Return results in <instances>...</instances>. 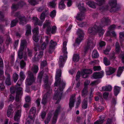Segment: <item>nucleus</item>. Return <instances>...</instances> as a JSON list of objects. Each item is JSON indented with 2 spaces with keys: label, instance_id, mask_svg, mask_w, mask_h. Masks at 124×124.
Here are the masks:
<instances>
[{
  "label": "nucleus",
  "instance_id": "nucleus-1",
  "mask_svg": "<svg viewBox=\"0 0 124 124\" xmlns=\"http://www.w3.org/2000/svg\"><path fill=\"white\" fill-rule=\"evenodd\" d=\"M61 69L57 70L55 76L56 81L54 83L55 94L53 99L57 100L56 103L60 101L62 95V91L65 87L66 83L63 80H61L60 77L61 76Z\"/></svg>",
  "mask_w": 124,
  "mask_h": 124
},
{
  "label": "nucleus",
  "instance_id": "nucleus-2",
  "mask_svg": "<svg viewBox=\"0 0 124 124\" xmlns=\"http://www.w3.org/2000/svg\"><path fill=\"white\" fill-rule=\"evenodd\" d=\"M110 23V20L108 17L103 18L101 20V22L99 26L97 23L94 25L93 27H91L88 30V32L91 34H95L98 32L99 36H101L104 34V30L102 28L109 24Z\"/></svg>",
  "mask_w": 124,
  "mask_h": 124
},
{
  "label": "nucleus",
  "instance_id": "nucleus-3",
  "mask_svg": "<svg viewBox=\"0 0 124 124\" xmlns=\"http://www.w3.org/2000/svg\"><path fill=\"white\" fill-rule=\"evenodd\" d=\"M67 40L64 41L63 43V47L62 48V52L64 54L63 56H61L60 57L58 62V64L60 68H62L64 66V62L66 60L67 57V54L68 52L67 51Z\"/></svg>",
  "mask_w": 124,
  "mask_h": 124
},
{
  "label": "nucleus",
  "instance_id": "nucleus-4",
  "mask_svg": "<svg viewBox=\"0 0 124 124\" xmlns=\"http://www.w3.org/2000/svg\"><path fill=\"white\" fill-rule=\"evenodd\" d=\"M84 3L82 1L78 4H77V6L79 10L81 11L80 13H78L76 17V19L79 21H82L85 18V14L83 12L85 10V9L84 7Z\"/></svg>",
  "mask_w": 124,
  "mask_h": 124
},
{
  "label": "nucleus",
  "instance_id": "nucleus-5",
  "mask_svg": "<svg viewBox=\"0 0 124 124\" xmlns=\"http://www.w3.org/2000/svg\"><path fill=\"white\" fill-rule=\"evenodd\" d=\"M50 25V23L49 22L46 21L43 25L44 28H47V33L48 34H50L51 31L52 34H54L56 33L57 30L56 26H54L51 29Z\"/></svg>",
  "mask_w": 124,
  "mask_h": 124
},
{
  "label": "nucleus",
  "instance_id": "nucleus-6",
  "mask_svg": "<svg viewBox=\"0 0 124 124\" xmlns=\"http://www.w3.org/2000/svg\"><path fill=\"white\" fill-rule=\"evenodd\" d=\"M93 37L91 36L88 38L86 43L85 44L84 51L85 53L90 48H93L94 46V42L93 41Z\"/></svg>",
  "mask_w": 124,
  "mask_h": 124
},
{
  "label": "nucleus",
  "instance_id": "nucleus-7",
  "mask_svg": "<svg viewBox=\"0 0 124 124\" xmlns=\"http://www.w3.org/2000/svg\"><path fill=\"white\" fill-rule=\"evenodd\" d=\"M27 42L25 40H21L20 44V47L18 51V55L19 58L22 59L23 57L22 52L24 48L26 47Z\"/></svg>",
  "mask_w": 124,
  "mask_h": 124
},
{
  "label": "nucleus",
  "instance_id": "nucleus-8",
  "mask_svg": "<svg viewBox=\"0 0 124 124\" xmlns=\"http://www.w3.org/2000/svg\"><path fill=\"white\" fill-rule=\"evenodd\" d=\"M28 74V76L27 78L26 83L28 85H30L35 82L36 78L31 71H29Z\"/></svg>",
  "mask_w": 124,
  "mask_h": 124
},
{
  "label": "nucleus",
  "instance_id": "nucleus-9",
  "mask_svg": "<svg viewBox=\"0 0 124 124\" xmlns=\"http://www.w3.org/2000/svg\"><path fill=\"white\" fill-rule=\"evenodd\" d=\"M77 33L78 37L77 39L76 42L77 44H79L82 41L84 37V33L83 31L79 29H78Z\"/></svg>",
  "mask_w": 124,
  "mask_h": 124
},
{
  "label": "nucleus",
  "instance_id": "nucleus-10",
  "mask_svg": "<svg viewBox=\"0 0 124 124\" xmlns=\"http://www.w3.org/2000/svg\"><path fill=\"white\" fill-rule=\"evenodd\" d=\"M15 16L18 18L19 19L20 21L19 23L20 24L24 25L26 24L28 21V20L25 19V17L21 16L19 12L16 13Z\"/></svg>",
  "mask_w": 124,
  "mask_h": 124
},
{
  "label": "nucleus",
  "instance_id": "nucleus-11",
  "mask_svg": "<svg viewBox=\"0 0 124 124\" xmlns=\"http://www.w3.org/2000/svg\"><path fill=\"white\" fill-rule=\"evenodd\" d=\"M60 109L61 106L60 105H59L54 113V116L52 122L53 124H54L56 123L57 121L58 115L60 112Z\"/></svg>",
  "mask_w": 124,
  "mask_h": 124
},
{
  "label": "nucleus",
  "instance_id": "nucleus-12",
  "mask_svg": "<svg viewBox=\"0 0 124 124\" xmlns=\"http://www.w3.org/2000/svg\"><path fill=\"white\" fill-rule=\"evenodd\" d=\"M39 27H38L35 28L32 31L33 34V39L35 42H37L39 40L37 35L39 33Z\"/></svg>",
  "mask_w": 124,
  "mask_h": 124
},
{
  "label": "nucleus",
  "instance_id": "nucleus-13",
  "mask_svg": "<svg viewBox=\"0 0 124 124\" xmlns=\"http://www.w3.org/2000/svg\"><path fill=\"white\" fill-rule=\"evenodd\" d=\"M57 45V43L53 40H51L50 42L49 45V52L51 53L53 52L55 46Z\"/></svg>",
  "mask_w": 124,
  "mask_h": 124
},
{
  "label": "nucleus",
  "instance_id": "nucleus-14",
  "mask_svg": "<svg viewBox=\"0 0 124 124\" xmlns=\"http://www.w3.org/2000/svg\"><path fill=\"white\" fill-rule=\"evenodd\" d=\"M16 100L17 101H19L21 95L22 94V89L21 87H17L16 88Z\"/></svg>",
  "mask_w": 124,
  "mask_h": 124
},
{
  "label": "nucleus",
  "instance_id": "nucleus-15",
  "mask_svg": "<svg viewBox=\"0 0 124 124\" xmlns=\"http://www.w3.org/2000/svg\"><path fill=\"white\" fill-rule=\"evenodd\" d=\"M105 72L107 75H110L114 73L116 71V69L110 67L105 68Z\"/></svg>",
  "mask_w": 124,
  "mask_h": 124
},
{
  "label": "nucleus",
  "instance_id": "nucleus-16",
  "mask_svg": "<svg viewBox=\"0 0 124 124\" xmlns=\"http://www.w3.org/2000/svg\"><path fill=\"white\" fill-rule=\"evenodd\" d=\"M104 74V72L102 71L98 72H95L93 74V77L95 79L101 78L103 77Z\"/></svg>",
  "mask_w": 124,
  "mask_h": 124
},
{
  "label": "nucleus",
  "instance_id": "nucleus-17",
  "mask_svg": "<svg viewBox=\"0 0 124 124\" xmlns=\"http://www.w3.org/2000/svg\"><path fill=\"white\" fill-rule=\"evenodd\" d=\"M25 4V3L23 2H21L18 4V7L17 5H16L15 4L13 5L11 8L13 11H15L18 8L22 7Z\"/></svg>",
  "mask_w": 124,
  "mask_h": 124
},
{
  "label": "nucleus",
  "instance_id": "nucleus-18",
  "mask_svg": "<svg viewBox=\"0 0 124 124\" xmlns=\"http://www.w3.org/2000/svg\"><path fill=\"white\" fill-rule=\"evenodd\" d=\"M92 73V70L90 69L84 70L81 72L83 77L84 78L88 77L87 74H90Z\"/></svg>",
  "mask_w": 124,
  "mask_h": 124
},
{
  "label": "nucleus",
  "instance_id": "nucleus-19",
  "mask_svg": "<svg viewBox=\"0 0 124 124\" xmlns=\"http://www.w3.org/2000/svg\"><path fill=\"white\" fill-rule=\"evenodd\" d=\"M75 95H74L70 97L69 103V106L70 109L74 107V102L75 100Z\"/></svg>",
  "mask_w": 124,
  "mask_h": 124
},
{
  "label": "nucleus",
  "instance_id": "nucleus-20",
  "mask_svg": "<svg viewBox=\"0 0 124 124\" xmlns=\"http://www.w3.org/2000/svg\"><path fill=\"white\" fill-rule=\"evenodd\" d=\"M43 52L42 51L40 52L38 54L36 53L34 58H33V61L38 60L39 59L41 58L43 55Z\"/></svg>",
  "mask_w": 124,
  "mask_h": 124
},
{
  "label": "nucleus",
  "instance_id": "nucleus-21",
  "mask_svg": "<svg viewBox=\"0 0 124 124\" xmlns=\"http://www.w3.org/2000/svg\"><path fill=\"white\" fill-rule=\"evenodd\" d=\"M33 22L35 25L41 26L43 22L39 20L38 18L36 17H32Z\"/></svg>",
  "mask_w": 124,
  "mask_h": 124
},
{
  "label": "nucleus",
  "instance_id": "nucleus-22",
  "mask_svg": "<svg viewBox=\"0 0 124 124\" xmlns=\"http://www.w3.org/2000/svg\"><path fill=\"white\" fill-rule=\"evenodd\" d=\"M21 110H18L16 113L14 117V120L17 122L19 121L20 118L21 116Z\"/></svg>",
  "mask_w": 124,
  "mask_h": 124
},
{
  "label": "nucleus",
  "instance_id": "nucleus-23",
  "mask_svg": "<svg viewBox=\"0 0 124 124\" xmlns=\"http://www.w3.org/2000/svg\"><path fill=\"white\" fill-rule=\"evenodd\" d=\"M50 94L47 92L43 96L42 100L41 103L44 104L46 103L47 101L48 98L50 96Z\"/></svg>",
  "mask_w": 124,
  "mask_h": 124
},
{
  "label": "nucleus",
  "instance_id": "nucleus-24",
  "mask_svg": "<svg viewBox=\"0 0 124 124\" xmlns=\"http://www.w3.org/2000/svg\"><path fill=\"white\" fill-rule=\"evenodd\" d=\"M49 12L48 10H46V12L43 11L41 13L40 17V19L42 21V22H43L45 18V16L47 15L48 13Z\"/></svg>",
  "mask_w": 124,
  "mask_h": 124
},
{
  "label": "nucleus",
  "instance_id": "nucleus-25",
  "mask_svg": "<svg viewBox=\"0 0 124 124\" xmlns=\"http://www.w3.org/2000/svg\"><path fill=\"white\" fill-rule=\"evenodd\" d=\"M102 90L103 91H111L112 89V87L110 85H106L102 87Z\"/></svg>",
  "mask_w": 124,
  "mask_h": 124
},
{
  "label": "nucleus",
  "instance_id": "nucleus-26",
  "mask_svg": "<svg viewBox=\"0 0 124 124\" xmlns=\"http://www.w3.org/2000/svg\"><path fill=\"white\" fill-rule=\"evenodd\" d=\"M109 4L110 8H112L115 7L116 4V0H110L109 2Z\"/></svg>",
  "mask_w": 124,
  "mask_h": 124
},
{
  "label": "nucleus",
  "instance_id": "nucleus-27",
  "mask_svg": "<svg viewBox=\"0 0 124 124\" xmlns=\"http://www.w3.org/2000/svg\"><path fill=\"white\" fill-rule=\"evenodd\" d=\"M5 74L7 77V78L5 81L6 84L8 85L11 84V82L10 80V76L9 74L6 72Z\"/></svg>",
  "mask_w": 124,
  "mask_h": 124
},
{
  "label": "nucleus",
  "instance_id": "nucleus-28",
  "mask_svg": "<svg viewBox=\"0 0 124 124\" xmlns=\"http://www.w3.org/2000/svg\"><path fill=\"white\" fill-rule=\"evenodd\" d=\"M65 0H62L59 5V8L60 9H63L65 8V5L64 4Z\"/></svg>",
  "mask_w": 124,
  "mask_h": 124
},
{
  "label": "nucleus",
  "instance_id": "nucleus-29",
  "mask_svg": "<svg viewBox=\"0 0 124 124\" xmlns=\"http://www.w3.org/2000/svg\"><path fill=\"white\" fill-rule=\"evenodd\" d=\"M87 88L86 87H84L82 90V95L83 97H85L87 95L88 92Z\"/></svg>",
  "mask_w": 124,
  "mask_h": 124
},
{
  "label": "nucleus",
  "instance_id": "nucleus-30",
  "mask_svg": "<svg viewBox=\"0 0 124 124\" xmlns=\"http://www.w3.org/2000/svg\"><path fill=\"white\" fill-rule=\"evenodd\" d=\"M36 108L35 107H33L31 109L30 111V114L29 116H32L33 119L36 112Z\"/></svg>",
  "mask_w": 124,
  "mask_h": 124
},
{
  "label": "nucleus",
  "instance_id": "nucleus-31",
  "mask_svg": "<svg viewBox=\"0 0 124 124\" xmlns=\"http://www.w3.org/2000/svg\"><path fill=\"white\" fill-rule=\"evenodd\" d=\"M88 106L87 98H85L83 101L82 107L83 108L85 109L87 108Z\"/></svg>",
  "mask_w": 124,
  "mask_h": 124
},
{
  "label": "nucleus",
  "instance_id": "nucleus-32",
  "mask_svg": "<svg viewBox=\"0 0 124 124\" xmlns=\"http://www.w3.org/2000/svg\"><path fill=\"white\" fill-rule=\"evenodd\" d=\"M120 87L117 86H115L114 87V93L115 95L116 96L119 93Z\"/></svg>",
  "mask_w": 124,
  "mask_h": 124
},
{
  "label": "nucleus",
  "instance_id": "nucleus-33",
  "mask_svg": "<svg viewBox=\"0 0 124 124\" xmlns=\"http://www.w3.org/2000/svg\"><path fill=\"white\" fill-rule=\"evenodd\" d=\"M41 0H38L37 1H36L35 0H28V1L31 5L34 6L36 4L38 3L39 2L41 1Z\"/></svg>",
  "mask_w": 124,
  "mask_h": 124
},
{
  "label": "nucleus",
  "instance_id": "nucleus-34",
  "mask_svg": "<svg viewBox=\"0 0 124 124\" xmlns=\"http://www.w3.org/2000/svg\"><path fill=\"white\" fill-rule=\"evenodd\" d=\"M31 27L30 26L27 25L26 26V35L27 36H28L31 33Z\"/></svg>",
  "mask_w": 124,
  "mask_h": 124
},
{
  "label": "nucleus",
  "instance_id": "nucleus-35",
  "mask_svg": "<svg viewBox=\"0 0 124 124\" xmlns=\"http://www.w3.org/2000/svg\"><path fill=\"white\" fill-rule=\"evenodd\" d=\"M86 3L87 5L91 8H95L96 7L95 4L93 1H89Z\"/></svg>",
  "mask_w": 124,
  "mask_h": 124
},
{
  "label": "nucleus",
  "instance_id": "nucleus-36",
  "mask_svg": "<svg viewBox=\"0 0 124 124\" xmlns=\"http://www.w3.org/2000/svg\"><path fill=\"white\" fill-rule=\"evenodd\" d=\"M120 46L118 42H117L116 45V54H118L120 52Z\"/></svg>",
  "mask_w": 124,
  "mask_h": 124
},
{
  "label": "nucleus",
  "instance_id": "nucleus-37",
  "mask_svg": "<svg viewBox=\"0 0 124 124\" xmlns=\"http://www.w3.org/2000/svg\"><path fill=\"white\" fill-rule=\"evenodd\" d=\"M12 105H9V107L8 108L7 112V116L8 117H9L11 113L13 112L11 108V107H12Z\"/></svg>",
  "mask_w": 124,
  "mask_h": 124
},
{
  "label": "nucleus",
  "instance_id": "nucleus-38",
  "mask_svg": "<svg viewBox=\"0 0 124 124\" xmlns=\"http://www.w3.org/2000/svg\"><path fill=\"white\" fill-rule=\"evenodd\" d=\"M124 69V67H120L119 68L117 74V76L119 77L120 76Z\"/></svg>",
  "mask_w": 124,
  "mask_h": 124
},
{
  "label": "nucleus",
  "instance_id": "nucleus-39",
  "mask_svg": "<svg viewBox=\"0 0 124 124\" xmlns=\"http://www.w3.org/2000/svg\"><path fill=\"white\" fill-rule=\"evenodd\" d=\"M99 56V54L97 50H94L93 51L92 54V56L93 58H97Z\"/></svg>",
  "mask_w": 124,
  "mask_h": 124
},
{
  "label": "nucleus",
  "instance_id": "nucleus-40",
  "mask_svg": "<svg viewBox=\"0 0 124 124\" xmlns=\"http://www.w3.org/2000/svg\"><path fill=\"white\" fill-rule=\"evenodd\" d=\"M33 119V117L32 116H29L26 120L25 124H30V123Z\"/></svg>",
  "mask_w": 124,
  "mask_h": 124
},
{
  "label": "nucleus",
  "instance_id": "nucleus-41",
  "mask_svg": "<svg viewBox=\"0 0 124 124\" xmlns=\"http://www.w3.org/2000/svg\"><path fill=\"white\" fill-rule=\"evenodd\" d=\"M103 62L104 64L106 66H108L110 64V61L106 57H104L103 59Z\"/></svg>",
  "mask_w": 124,
  "mask_h": 124
},
{
  "label": "nucleus",
  "instance_id": "nucleus-42",
  "mask_svg": "<svg viewBox=\"0 0 124 124\" xmlns=\"http://www.w3.org/2000/svg\"><path fill=\"white\" fill-rule=\"evenodd\" d=\"M55 0H53L51 2H49L48 4V5L49 6L52 8H54L55 7L56 3Z\"/></svg>",
  "mask_w": 124,
  "mask_h": 124
},
{
  "label": "nucleus",
  "instance_id": "nucleus-43",
  "mask_svg": "<svg viewBox=\"0 0 124 124\" xmlns=\"http://www.w3.org/2000/svg\"><path fill=\"white\" fill-rule=\"evenodd\" d=\"M79 55L77 54H74L73 55V61L75 62H78L79 60Z\"/></svg>",
  "mask_w": 124,
  "mask_h": 124
},
{
  "label": "nucleus",
  "instance_id": "nucleus-44",
  "mask_svg": "<svg viewBox=\"0 0 124 124\" xmlns=\"http://www.w3.org/2000/svg\"><path fill=\"white\" fill-rule=\"evenodd\" d=\"M104 120V118H102L101 117H100V119L98 120L95 122H94V124H102Z\"/></svg>",
  "mask_w": 124,
  "mask_h": 124
},
{
  "label": "nucleus",
  "instance_id": "nucleus-45",
  "mask_svg": "<svg viewBox=\"0 0 124 124\" xmlns=\"http://www.w3.org/2000/svg\"><path fill=\"white\" fill-rule=\"evenodd\" d=\"M93 90L92 89L91 90L90 92L89 93V102H91L92 101V99L93 97Z\"/></svg>",
  "mask_w": 124,
  "mask_h": 124
},
{
  "label": "nucleus",
  "instance_id": "nucleus-46",
  "mask_svg": "<svg viewBox=\"0 0 124 124\" xmlns=\"http://www.w3.org/2000/svg\"><path fill=\"white\" fill-rule=\"evenodd\" d=\"M18 76H19L16 73H15L13 74V78L14 81L15 83H16L17 80Z\"/></svg>",
  "mask_w": 124,
  "mask_h": 124
},
{
  "label": "nucleus",
  "instance_id": "nucleus-47",
  "mask_svg": "<svg viewBox=\"0 0 124 124\" xmlns=\"http://www.w3.org/2000/svg\"><path fill=\"white\" fill-rule=\"evenodd\" d=\"M43 73V72L42 71L39 73L37 79L38 82H41V79L42 78Z\"/></svg>",
  "mask_w": 124,
  "mask_h": 124
},
{
  "label": "nucleus",
  "instance_id": "nucleus-48",
  "mask_svg": "<svg viewBox=\"0 0 124 124\" xmlns=\"http://www.w3.org/2000/svg\"><path fill=\"white\" fill-rule=\"evenodd\" d=\"M39 68L38 66L37 65H34L32 67V70L34 73H37L38 70Z\"/></svg>",
  "mask_w": 124,
  "mask_h": 124
},
{
  "label": "nucleus",
  "instance_id": "nucleus-49",
  "mask_svg": "<svg viewBox=\"0 0 124 124\" xmlns=\"http://www.w3.org/2000/svg\"><path fill=\"white\" fill-rule=\"evenodd\" d=\"M18 22V21L16 19L13 20L11 21V27H12L15 26L16 23Z\"/></svg>",
  "mask_w": 124,
  "mask_h": 124
},
{
  "label": "nucleus",
  "instance_id": "nucleus-50",
  "mask_svg": "<svg viewBox=\"0 0 124 124\" xmlns=\"http://www.w3.org/2000/svg\"><path fill=\"white\" fill-rule=\"evenodd\" d=\"M36 9L39 12H41L42 11L46 12V10H48L47 9H46L43 6L38 7Z\"/></svg>",
  "mask_w": 124,
  "mask_h": 124
},
{
  "label": "nucleus",
  "instance_id": "nucleus-51",
  "mask_svg": "<svg viewBox=\"0 0 124 124\" xmlns=\"http://www.w3.org/2000/svg\"><path fill=\"white\" fill-rule=\"evenodd\" d=\"M51 116V114H48V117L45 121V124H48V123L50 121V119Z\"/></svg>",
  "mask_w": 124,
  "mask_h": 124
},
{
  "label": "nucleus",
  "instance_id": "nucleus-52",
  "mask_svg": "<svg viewBox=\"0 0 124 124\" xmlns=\"http://www.w3.org/2000/svg\"><path fill=\"white\" fill-rule=\"evenodd\" d=\"M20 79L21 80H24L25 78V76L23 72L21 71L20 73Z\"/></svg>",
  "mask_w": 124,
  "mask_h": 124
},
{
  "label": "nucleus",
  "instance_id": "nucleus-53",
  "mask_svg": "<svg viewBox=\"0 0 124 124\" xmlns=\"http://www.w3.org/2000/svg\"><path fill=\"white\" fill-rule=\"evenodd\" d=\"M44 86L46 88H47L49 87V85L48 83V79L47 78L44 81Z\"/></svg>",
  "mask_w": 124,
  "mask_h": 124
},
{
  "label": "nucleus",
  "instance_id": "nucleus-54",
  "mask_svg": "<svg viewBox=\"0 0 124 124\" xmlns=\"http://www.w3.org/2000/svg\"><path fill=\"white\" fill-rule=\"evenodd\" d=\"M78 26L80 27H84L88 25V24L86 22L78 23Z\"/></svg>",
  "mask_w": 124,
  "mask_h": 124
},
{
  "label": "nucleus",
  "instance_id": "nucleus-55",
  "mask_svg": "<svg viewBox=\"0 0 124 124\" xmlns=\"http://www.w3.org/2000/svg\"><path fill=\"white\" fill-rule=\"evenodd\" d=\"M56 15V11L55 10H54L51 12L50 16L52 18H53L55 17Z\"/></svg>",
  "mask_w": 124,
  "mask_h": 124
},
{
  "label": "nucleus",
  "instance_id": "nucleus-56",
  "mask_svg": "<svg viewBox=\"0 0 124 124\" xmlns=\"http://www.w3.org/2000/svg\"><path fill=\"white\" fill-rule=\"evenodd\" d=\"M115 55V53L114 52H113L111 53L109 56V58L110 59H115L116 58V56Z\"/></svg>",
  "mask_w": 124,
  "mask_h": 124
},
{
  "label": "nucleus",
  "instance_id": "nucleus-57",
  "mask_svg": "<svg viewBox=\"0 0 124 124\" xmlns=\"http://www.w3.org/2000/svg\"><path fill=\"white\" fill-rule=\"evenodd\" d=\"M26 63L24 61L22 60L20 62V67L21 69H23L26 65Z\"/></svg>",
  "mask_w": 124,
  "mask_h": 124
},
{
  "label": "nucleus",
  "instance_id": "nucleus-58",
  "mask_svg": "<svg viewBox=\"0 0 124 124\" xmlns=\"http://www.w3.org/2000/svg\"><path fill=\"white\" fill-rule=\"evenodd\" d=\"M100 82L98 80L94 81L92 82L90 85L92 86H94L98 84Z\"/></svg>",
  "mask_w": 124,
  "mask_h": 124
},
{
  "label": "nucleus",
  "instance_id": "nucleus-59",
  "mask_svg": "<svg viewBox=\"0 0 124 124\" xmlns=\"http://www.w3.org/2000/svg\"><path fill=\"white\" fill-rule=\"evenodd\" d=\"M104 0H97L96 3L99 5H101L104 3Z\"/></svg>",
  "mask_w": 124,
  "mask_h": 124
},
{
  "label": "nucleus",
  "instance_id": "nucleus-60",
  "mask_svg": "<svg viewBox=\"0 0 124 124\" xmlns=\"http://www.w3.org/2000/svg\"><path fill=\"white\" fill-rule=\"evenodd\" d=\"M77 99H78V100L76 103V108H77L78 107L81 101V98L80 95L79 96Z\"/></svg>",
  "mask_w": 124,
  "mask_h": 124
},
{
  "label": "nucleus",
  "instance_id": "nucleus-61",
  "mask_svg": "<svg viewBox=\"0 0 124 124\" xmlns=\"http://www.w3.org/2000/svg\"><path fill=\"white\" fill-rule=\"evenodd\" d=\"M119 57L122 58V61L123 63H124V52H121Z\"/></svg>",
  "mask_w": 124,
  "mask_h": 124
},
{
  "label": "nucleus",
  "instance_id": "nucleus-62",
  "mask_svg": "<svg viewBox=\"0 0 124 124\" xmlns=\"http://www.w3.org/2000/svg\"><path fill=\"white\" fill-rule=\"evenodd\" d=\"M120 40V41H122L123 37H124V32H120L119 33Z\"/></svg>",
  "mask_w": 124,
  "mask_h": 124
},
{
  "label": "nucleus",
  "instance_id": "nucleus-63",
  "mask_svg": "<svg viewBox=\"0 0 124 124\" xmlns=\"http://www.w3.org/2000/svg\"><path fill=\"white\" fill-rule=\"evenodd\" d=\"M67 2V5L68 7H70L72 5V1L71 0H66Z\"/></svg>",
  "mask_w": 124,
  "mask_h": 124
},
{
  "label": "nucleus",
  "instance_id": "nucleus-64",
  "mask_svg": "<svg viewBox=\"0 0 124 124\" xmlns=\"http://www.w3.org/2000/svg\"><path fill=\"white\" fill-rule=\"evenodd\" d=\"M109 95L108 92H105L103 94V97L105 99H107Z\"/></svg>",
  "mask_w": 124,
  "mask_h": 124
}]
</instances>
